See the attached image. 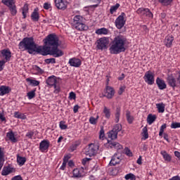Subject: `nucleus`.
Listing matches in <instances>:
<instances>
[{
  "label": "nucleus",
  "mask_w": 180,
  "mask_h": 180,
  "mask_svg": "<svg viewBox=\"0 0 180 180\" xmlns=\"http://www.w3.org/2000/svg\"><path fill=\"white\" fill-rule=\"evenodd\" d=\"M28 99H33L36 96V90H32L27 94Z\"/></svg>",
  "instance_id": "41"
},
{
  "label": "nucleus",
  "mask_w": 180,
  "mask_h": 180,
  "mask_svg": "<svg viewBox=\"0 0 180 180\" xmlns=\"http://www.w3.org/2000/svg\"><path fill=\"white\" fill-rule=\"evenodd\" d=\"M53 87H54V93L55 94H58V92H60V86H57V84L53 85Z\"/></svg>",
  "instance_id": "58"
},
{
  "label": "nucleus",
  "mask_w": 180,
  "mask_h": 180,
  "mask_svg": "<svg viewBox=\"0 0 180 180\" xmlns=\"http://www.w3.org/2000/svg\"><path fill=\"white\" fill-rule=\"evenodd\" d=\"M51 8V4L49 3H44V9H46V11H49Z\"/></svg>",
  "instance_id": "55"
},
{
  "label": "nucleus",
  "mask_w": 180,
  "mask_h": 180,
  "mask_svg": "<svg viewBox=\"0 0 180 180\" xmlns=\"http://www.w3.org/2000/svg\"><path fill=\"white\" fill-rule=\"evenodd\" d=\"M126 14L121 13V14L116 18L115 23L117 29H122L126 25V20H124Z\"/></svg>",
  "instance_id": "7"
},
{
  "label": "nucleus",
  "mask_w": 180,
  "mask_h": 180,
  "mask_svg": "<svg viewBox=\"0 0 180 180\" xmlns=\"http://www.w3.org/2000/svg\"><path fill=\"white\" fill-rule=\"evenodd\" d=\"M125 154L128 157H133V153H131V150L129 148H125Z\"/></svg>",
  "instance_id": "51"
},
{
  "label": "nucleus",
  "mask_w": 180,
  "mask_h": 180,
  "mask_svg": "<svg viewBox=\"0 0 180 180\" xmlns=\"http://www.w3.org/2000/svg\"><path fill=\"white\" fill-rule=\"evenodd\" d=\"M46 84L49 86H54L57 84V77L54 75L49 77L46 80Z\"/></svg>",
  "instance_id": "18"
},
{
  "label": "nucleus",
  "mask_w": 180,
  "mask_h": 180,
  "mask_svg": "<svg viewBox=\"0 0 180 180\" xmlns=\"http://www.w3.org/2000/svg\"><path fill=\"white\" fill-rule=\"evenodd\" d=\"M160 154L162 155L165 161L167 162H171V155L167 153L165 150H162L160 152Z\"/></svg>",
  "instance_id": "26"
},
{
  "label": "nucleus",
  "mask_w": 180,
  "mask_h": 180,
  "mask_svg": "<svg viewBox=\"0 0 180 180\" xmlns=\"http://www.w3.org/2000/svg\"><path fill=\"white\" fill-rule=\"evenodd\" d=\"M120 112H121V110H120V107H117L116 108V112H115V122L116 123H119V120L120 119Z\"/></svg>",
  "instance_id": "34"
},
{
  "label": "nucleus",
  "mask_w": 180,
  "mask_h": 180,
  "mask_svg": "<svg viewBox=\"0 0 180 180\" xmlns=\"http://www.w3.org/2000/svg\"><path fill=\"white\" fill-rule=\"evenodd\" d=\"M124 178L126 180H136V175L133 174V173H129L125 175Z\"/></svg>",
  "instance_id": "43"
},
{
  "label": "nucleus",
  "mask_w": 180,
  "mask_h": 180,
  "mask_svg": "<svg viewBox=\"0 0 180 180\" xmlns=\"http://www.w3.org/2000/svg\"><path fill=\"white\" fill-rule=\"evenodd\" d=\"M174 155L175 157H177V158H179V160L180 159V152L179 151H174Z\"/></svg>",
  "instance_id": "63"
},
{
  "label": "nucleus",
  "mask_w": 180,
  "mask_h": 180,
  "mask_svg": "<svg viewBox=\"0 0 180 180\" xmlns=\"http://www.w3.org/2000/svg\"><path fill=\"white\" fill-rule=\"evenodd\" d=\"M73 176L74 178H82L84 175L81 173V171L79 169H75L73 170Z\"/></svg>",
  "instance_id": "31"
},
{
  "label": "nucleus",
  "mask_w": 180,
  "mask_h": 180,
  "mask_svg": "<svg viewBox=\"0 0 180 180\" xmlns=\"http://www.w3.org/2000/svg\"><path fill=\"white\" fill-rule=\"evenodd\" d=\"M89 122L91 124H96L98 123V121L94 117H90Z\"/></svg>",
  "instance_id": "50"
},
{
  "label": "nucleus",
  "mask_w": 180,
  "mask_h": 180,
  "mask_svg": "<svg viewBox=\"0 0 180 180\" xmlns=\"http://www.w3.org/2000/svg\"><path fill=\"white\" fill-rule=\"evenodd\" d=\"M6 137L12 141V143H18V139L15 137L13 131H11L6 134Z\"/></svg>",
  "instance_id": "23"
},
{
  "label": "nucleus",
  "mask_w": 180,
  "mask_h": 180,
  "mask_svg": "<svg viewBox=\"0 0 180 180\" xmlns=\"http://www.w3.org/2000/svg\"><path fill=\"white\" fill-rule=\"evenodd\" d=\"M167 129V124H163L160 129L159 136H161L164 134V130Z\"/></svg>",
  "instance_id": "45"
},
{
  "label": "nucleus",
  "mask_w": 180,
  "mask_h": 180,
  "mask_svg": "<svg viewBox=\"0 0 180 180\" xmlns=\"http://www.w3.org/2000/svg\"><path fill=\"white\" fill-rule=\"evenodd\" d=\"M170 127L171 129H179L180 127V122H172Z\"/></svg>",
  "instance_id": "49"
},
{
  "label": "nucleus",
  "mask_w": 180,
  "mask_h": 180,
  "mask_svg": "<svg viewBox=\"0 0 180 180\" xmlns=\"http://www.w3.org/2000/svg\"><path fill=\"white\" fill-rule=\"evenodd\" d=\"M88 161H91V158H85L82 159V163L83 165H85V164H86V162H88Z\"/></svg>",
  "instance_id": "59"
},
{
  "label": "nucleus",
  "mask_w": 180,
  "mask_h": 180,
  "mask_svg": "<svg viewBox=\"0 0 180 180\" xmlns=\"http://www.w3.org/2000/svg\"><path fill=\"white\" fill-rule=\"evenodd\" d=\"M11 180H23V179L22 178V176L18 175L13 177Z\"/></svg>",
  "instance_id": "60"
},
{
  "label": "nucleus",
  "mask_w": 180,
  "mask_h": 180,
  "mask_svg": "<svg viewBox=\"0 0 180 180\" xmlns=\"http://www.w3.org/2000/svg\"><path fill=\"white\" fill-rule=\"evenodd\" d=\"M60 39L56 34H49L44 39V46H37L34 42L33 37H25L19 43L20 50H27L29 54L37 53L41 56H52L55 58L62 57L64 52L58 49L60 46Z\"/></svg>",
  "instance_id": "1"
},
{
  "label": "nucleus",
  "mask_w": 180,
  "mask_h": 180,
  "mask_svg": "<svg viewBox=\"0 0 180 180\" xmlns=\"http://www.w3.org/2000/svg\"><path fill=\"white\" fill-rule=\"evenodd\" d=\"M49 147H50V141L49 140H43L39 143V150L44 153V151L49 150Z\"/></svg>",
  "instance_id": "15"
},
{
  "label": "nucleus",
  "mask_w": 180,
  "mask_h": 180,
  "mask_svg": "<svg viewBox=\"0 0 180 180\" xmlns=\"http://www.w3.org/2000/svg\"><path fill=\"white\" fill-rule=\"evenodd\" d=\"M103 113L106 119H110V109L106 107H104Z\"/></svg>",
  "instance_id": "38"
},
{
  "label": "nucleus",
  "mask_w": 180,
  "mask_h": 180,
  "mask_svg": "<svg viewBox=\"0 0 180 180\" xmlns=\"http://www.w3.org/2000/svg\"><path fill=\"white\" fill-rule=\"evenodd\" d=\"M0 57L1 58H4V60L6 62L11 60V57H12V52L9 49H2L0 51Z\"/></svg>",
  "instance_id": "10"
},
{
  "label": "nucleus",
  "mask_w": 180,
  "mask_h": 180,
  "mask_svg": "<svg viewBox=\"0 0 180 180\" xmlns=\"http://www.w3.org/2000/svg\"><path fill=\"white\" fill-rule=\"evenodd\" d=\"M169 180H180L179 176H174L172 178L169 179Z\"/></svg>",
  "instance_id": "64"
},
{
  "label": "nucleus",
  "mask_w": 180,
  "mask_h": 180,
  "mask_svg": "<svg viewBox=\"0 0 180 180\" xmlns=\"http://www.w3.org/2000/svg\"><path fill=\"white\" fill-rule=\"evenodd\" d=\"M138 15H142L143 16H146L147 18H153V13L148 8H140L136 11Z\"/></svg>",
  "instance_id": "13"
},
{
  "label": "nucleus",
  "mask_w": 180,
  "mask_h": 180,
  "mask_svg": "<svg viewBox=\"0 0 180 180\" xmlns=\"http://www.w3.org/2000/svg\"><path fill=\"white\" fill-rule=\"evenodd\" d=\"M69 64L71 67L78 68L81 66L82 62L79 58H72L69 60Z\"/></svg>",
  "instance_id": "17"
},
{
  "label": "nucleus",
  "mask_w": 180,
  "mask_h": 180,
  "mask_svg": "<svg viewBox=\"0 0 180 180\" xmlns=\"http://www.w3.org/2000/svg\"><path fill=\"white\" fill-rule=\"evenodd\" d=\"M26 81L27 82H30V84H31V85H32V86H38V85L40 84V82L35 80V79H32L30 78L26 79Z\"/></svg>",
  "instance_id": "32"
},
{
  "label": "nucleus",
  "mask_w": 180,
  "mask_h": 180,
  "mask_svg": "<svg viewBox=\"0 0 180 180\" xmlns=\"http://www.w3.org/2000/svg\"><path fill=\"white\" fill-rule=\"evenodd\" d=\"M69 98H70V99H75V98H77V95L73 91H71L70 93Z\"/></svg>",
  "instance_id": "56"
},
{
  "label": "nucleus",
  "mask_w": 180,
  "mask_h": 180,
  "mask_svg": "<svg viewBox=\"0 0 180 180\" xmlns=\"http://www.w3.org/2000/svg\"><path fill=\"white\" fill-rule=\"evenodd\" d=\"M1 3L4 4V5H6V6H8V8H9L13 5H15V0H2Z\"/></svg>",
  "instance_id": "30"
},
{
  "label": "nucleus",
  "mask_w": 180,
  "mask_h": 180,
  "mask_svg": "<svg viewBox=\"0 0 180 180\" xmlns=\"http://www.w3.org/2000/svg\"><path fill=\"white\" fill-rule=\"evenodd\" d=\"M120 155H122V153H115L111 158L109 165L110 167H115V165L120 164V161H122V159H120Z\"/></svg>",
  "instance_id": "12"
},
{
  "label": "nucleus",
  "mask_w": 180,
  "mask_h": 180,
  "mask_svg": "<svg viewBox=\"0 0 180 180\" xmlns=\"http://www.w3.org/2000/svg\"><path fill=\"white\" fill-rule=\"evenodd\" d=\"M157 119V116L155 115L149 114L147 117V122L148 124H153L155 120Z\"/></svg>",
  "instance_id": "27"
},
{
  "label": "nucleus",
  "mask_w": 180,
  "mask_h": 180,
  "mask_svg": "<svg viewBox=\"0 0 180 180\" xmlns=\"http://www.w3.org/2000/svg\"><path fill=\"white\" fill-rule=\"evenodd\" d=\"M105 137V130L102 127L100 130L99 139H103Z\"/></svg>",
  "instance_id": "54"
},
{
  "label": "nucleus",
  "mask_w": 180,
  "mask_h": 180,
  "mask_svg": "<svg viewBox=\"0 0 180 180\" xmlns=\"http://www.w3.org/2000/svg\"><path fill=\"white\" fill-rule=\"evenodd\" d=\"M115 89H113V87L106 86L103 96H105L107 99H112V98L115 96Z\"/></svg>",
  "instance_id": "11"
},
{
  "label": "nucleus",
  "mask_w": 180,
  "mask_h": 180,
  "mask_svg": "<svg viewBox=\"0 0 180 180\" xmlns=\"http://www.w3.org/2000/svg\"><path fill=\"white\" fill-rule=\"evenodd\" d=\"M118 131H122V124H115L113 129L108 133V139L116 140Z\"/></svg>",
  "instance_id": "5"
},
{
  "label": "nucleus",
  "mask_w": 180,
  "mask_h": 180,
  "mask_svg": "<svg viewBox=\"0 0 180 180\" xmlns=\"http://www.w3.org/2000/svg\"><path fill=\"white\" fill-rule=\"evenodd\" d=\"M33 136H34V132L30 131L26 134V137H28V139H33Z\"/></svg>",
  "instance_id": "53"
},
{
  "label": "nucleus",
  "mask_w": 180,
  "mask_h": 180,
  "mask_svg": "<svg viewBox=\"0 0 180 180\" xmlns=\"http://www.w3.org/2000/svg\"><path fill=\"white\" fill-rule=\"evenodd\" d=\"M96 34H108V33H109V30L105 27L100 28L96 30Z\"/></svg>",
  "instance_id": "29"
},
{
  "label": "nucleus",
  "mask_w": 180,
  "mask_h": 180,
  "mask_svg": "<svg viewBox=\"0 0 180 180\" xmlns=\"http://www.w3.org/2000/svg\"><path fill=\"white\" fill-rule=\"evenodd\" d=\"M78 109H79V105H75L73 108V112L74 113H77L78 112Z\"/></svg>",
  "instance_id": "62"
},
{
  "label": "nucleus",
  "mask_w": 180,
  "mask_h": 180,
  "mask_svg": "<svg viewBox=\"0 0 180 180\" xmlns=\"http://www.w3.org/2000/svg\"><path fill=\"white\" fill-rule=\"evenodd\" d=\"M172 41H174V37L171 35H168L165 37L164 44L166 47H172Z\"/></svg>",
  "instance_id": "20"
},
{
  "label": "nucleus",
  "mask_w": 180,
  "mask_h": 180,
  "mask_svg": "<svg viewBox=\"0 0 180 180\" xmlns=\"http://www.w3.org/2000/svg\"><path fill=\"white\" fill-rule=\"evenodd\" d=\"M143 79L148 85H153L154 84V75L151 71L148 70L145 73Z\"/></svg>",
  "instance_id": "9"
},
{
  "label": "nucleus",
  "mask_w": 180,
  "mask_h": 180,
  "mask_svg": "<svg viewBox=\"0 0 180 180\" xmlns=\"http://www.w3.org/2000/svg\"><path fill=\"white\" fill-rule=\"evenodd\" d=\"M96 43V47L98 50H106V49H108V44H109V38H100L98 40H97Z\"/></svg>",
  "instance_id": "6"
},
{
  "label": "nucleus",
  "mask_w": 180,
  "mask_h": 180,
  "mask_svg": "<svg viewBox=\"0 0 180 180\" xmlns=\"http://www.w3.org/2000/svg\"><path fill=\"white\" fill-rule=\"evenodd\" d=\"M90 2L95 4L92 6H90V8H98L99 6V4L101 2V0H90Z\"/></svg>",
  "instance_id": "40"
},
{
  "label": "nucleus",
  "mask_w": 180,
  "mask_h": 180,
  "mask_svg": "<svg viewBox=\"0 0 180 180\" xmlns=\"http://www.w3.org/2000/svg\"><path fill=\"white\" fill-rule=\"evenodd\" d=\"M5 63H6V61H5L4 60H0V71H2V70H4V68H2V66L5 65Z\"/></svg>",
  "instance_id": "61"
},
{
  "label": "nucleus",
  "mask_w": 180,
  "mask_h": 180,
  "mask_svg": "<svg viewBox=\"0 0 180 180\" xmlns=\"http://www.w3.org/2000/svg\"><path fill=\"white\" fill-rule=\"evenodd\" d=\"M29 11V4H26L24 5L23 8H22V12H28Z\"/></svg>",
  "instance_id": "57"
},
{
  "label": "nucleus",
  "mask_w": 180,
  "mask_h": 180,
  "mask_svg": "<svg viewBox=\"0 0 180 180\" xmlns=\"http://www.w3.org/2000/svg\"><path fill=\"white\" fill-rule=\"evenodd\" d=\"M46 64H56V58H51L45 59Z\"/></svg>",
  "instance_id": "47"
},
{
  "label": "nucleus",
  "mask_w": 180,
  "mask_h": 180,
  "mask_svg": "<svg viewBox=\"0 0 180 180\" xmlns=\"http://www.w3.org/2000/svg\"><path fill=\"white\" fill-rule=\"evenodd\" d=\"M115 139H110L108 140V142L104 144L106 148H113L116 150L118 154H121L123 152V146L119 143L117 141H115Z\"/></svg>",
  "instance_id": "4"
},
{
  "label": "nucleus",
  "mask_w": 180,
  "mask_h": 180,
  "mask_svg": "<svg viewBox=\"0 0 180 180\" xmlns=\"http://www.w3.org/2000/svg\"><path fill=\"white\" fill-rule=\"evenodd\" d=\"M31 18L33 22H39V19H40V15L36 9L34 10L31 15Z\"/></svg>",
  "instance_id": "24"
},
{
  "label": "nucleus",
  "mask_w": 180,
  "mask_h": 180,
  "mask_svg": "<svg viewBox=\"0 0 180 180\" xmlns=\"http://www.w3.org/2000/svg\"><path fill=\"white\" fill-rule=\"evenodd\" d=\"M14 117H16L17 119H22V120H25V119H26V115H25V114H19V112H15Z\"/></svg>",
  "instance_id": "39"
},
{
  "label": "nucleus",
  "mask_w": 180,
  "mask_h": 180,
  "mask_svg": "<svg viewBox=\"0 0 180 180\" xmlns=\"http://www.w3.org/2000/svg\"><path fill=\"white\" fill-rule=\"evenodd\" d=\"M127 42V39L124 36H116L109 49L110 54H120V53H124V51H126V46H124Z\"/></svg>",
  "instance_id": "2"
},
{
  "label": "nucleus",
  "mask_w": 180,
  "mask_h": 180,
  "mask_svg": "<svg viewBox=\"0 0 180 180\" xmlns=\"http://www.w3.org/2000/svg\"><path fill=\"white\" fill-rule=\"evenodd\" d=\"M80 143L78 141H76L74 144H72L70 146L71 151H75L77 150V147L79 146Z\"/></svg>",
  "instance_id": "46"
},
{
  "label": "nucleus",
  "mask_w": 180,
  "mask_h": 180,
  "mask_svg": "<svg viewBox=\"0 0 180 180\" xmlns=\"http://www.w3.org/2000/svg\"><path fill=\"white\" fill-rule=\"evenodd\" d=\"M174 0H159L160 4H162L164 6H168V5H171Z\"/></svg>",
  "instance_id": "42"
},
{
  "label": "nucleus",
  "mask_w": 180,
  "mask_h": 180,
  "mask_svg": "<svg viewBox=\"0 0 180 180\" xmlns=\"http://www.w3.org/2000/svg\"><path fill=\"white\" fill-rule=\"evenodd\" d=\"M120 6V4L117 3L115 6H111L110 8V13H111V15H113V13L116 12L117 9H119Z\"/></svg>",
  "instance_id": "37"
},
{
  "label": "nucleus",
  "mask_w": 180,
  "mask_h": 180,
  "mask_svg": "<svg viewBox=\"0 0 180 180\" xmlns=\"http://www.w3.org/2000/svg\"><path fill=\"white\" fill-rule=\"evenodd\" d=\"M17 162L18 165L22 167V165H25V162H26V158L17 155Z\"/></svg>",
  "instance_id": "28"
},
{
  "label": "nucleus",
  "mask_w": 180,
  "mask_h": 180,
  "mask_svg": "<svg viewBox=\"0 0 180 180\" xmlns=\"http://www.w3.org/2000/svg\"><path fill=\"white\" fill-rule=\"evenodd\" d=\"M156 84L160 90L165 89L167 88V84H165V81L160 79V77H157Z\"/></svg>",
  "instance_id": "19"
},
{
  "label": "nucleus",
  "mask_w": 180,
  "mask_h": 180,
  "mask_svg": "<svg viewBox=\"0 0 180 180\" xmlns=\"http://www.w3.org/2000/svg\"><path fill=\"white\" fill-rule=\"evenodd\" d=\"M73 26L77 30H86L88 26H86L84 23V18L81 15H75L73 18Z\"/></svg>",
  "instance_id": "3"
},
{
  "label": "nucleus",
  "mask_w": 180,
  "mask_h": 180,
  "mask_svg": "<svg viewBox=\"0 0 180 180\" xmlns=\"http://www.w3.org/2000/svg\"><path fill=\"white\" fill-rule=\"evenodd\" d=\"M59 127L60 129H61V130H65L68 127V126L65 124V122L60 121L59 123Z\"/></svg>",
  "instance_id": "44"
},
{
  "label": "nucleus",
  "mask_w": 180,
  "mask_h": 180,
  "mask_svg": "<svg viewBox=\"0 0 180 180\" xmlns=\"http://www.w3.org/2000/svg\"><path fill=\"white\" fill-rule=\"evenodd\" d=\"M8 9L13 16H15V15L18 13V11L16 10V5L15 4L12 6H10V7H8Z\"/></svg>",
  "instance_id": "33"
},
{
  "label": "nucleus",
  "mask_w": 180,
  "mask_h": 180,
  "mask_svg": "<svg viewBox=\"0 0 180 180\" xmlns=\"http://www.w3.org/2000/svg\"><path fill=\"white\" fill-rule=\"evenodd\" d=\"M13 172V168L9 166L4 167L1 171V175H3L4 176H6V175H9V174H12Z\"/></svg>",
  "instance_id": "22"
},
{
  "label": "nucleus",
  "mask_w": 180,
  "mask_h": 180,
  "mask_svg": "<svg viewBox=\"0 0 180 180\" xmlns=\"http://www.w3.org/2000/svg\"><path fill=\"white\" fill-rule=\"evenodd\" d=\"M55 5L58 9L63 11L67 9V3L64 2L63 0H54Z\"/></svg>",
  "instance_id": "16"
},
{
  "label": "nucleus",
  "mask_w": 180,
  "mask_h": 180,
  "mask_svg": "<svg viewBox=\"0 0 180 180\" xmlns=\"http://www.w3.org/2000/svg\"><path fill=\"white\" fill-rule=\"evenodd\" d=\"M96 148L98 146L94 143H90L85 148V154L86 155H89V157H94L96 154Z\"/></svg>",
  "instance_id": "8"
},
{
  "label": "nucleus",
  "mask_w": 180,
  "mask_h": 180,
  "mask_svg": "<svg viewBox=\"0 0 180 180\" xmlns=\"http://www.w3.org/2000/svg\"><path fill=\"white\" fill-rule=\"evenodd\" d=\"M156 108L159 113H164L165 112V104L164 103H157Z\"/></svg>",
  "instance_id": "25"
},
{
  "label": "nucleus",
  "mask_w": 180,
  "mask_h": 180,
  "mask_svg": "<svg viewBox=\"0 0 180 180\" xmlns=\"http://www.w3.org/2000/svg\"><path fill=\"white\" fill-rule=\"evenodd\" d=\"M11 91V88L8 86H0V96H4V95H6V94H9Z\"/></svg>",
  "instance_id": "21"
},
{
  "label": "nucleus",
  "mask_w": 180,
  "mask_h": 180,
  "mask_svg": "<svg viewBox=\"0 0 180 180\" xmlns=\"http://www.w3.org/2000/svg\"><path fill=\"white\" fill-rule=\"evenodd\" d=\"M167 84L169 85L173 89H175L176 86V84H178V80L174 77L172 75H169L167 78Z\"/></svg>",
  "instance_id": "14"
},
{
  "label": "nucleus",
  "mask_w": 180,
  "mask_h": 180,
  "mask_svg": "<svg viewBox=\"0 0 180 180\" xmlns=\"http://www.w3.org/2000/svg\"><path fill=\"white\" fill-rule=\"evenodd\" d=\"M5 153L2 150V148H0V161L5 160Z\"/></svg>",
  "instance_id": "52"
},
{
  "label": "nucleus",
  "mask_w": 180,
  "mask_h": 180,
  "mask_svg": "<svg viewBox=\"0 0 180 180\" xmlns=\"http://www.w3.org/2000/svg\"><path fill=\"white\" fill-rule=\"evenodd\" d=\"M33 70L37 71L39 74H43V72H44V70H41V68L37 65L33 66Z\"/></svg>",
  "instance_id": "48"
},
{
  "label": "nucleus",
  "mask_w": 180,
  "mask_h": 180,
  "mask_svg": "<svg viewBox=\"0 0 180 180\" xmlns=\"http://www.w3.org/2000/svg\"><path fill=\"white\" fill-rule=\"evenodd\" d=\"M130 115H131L130 111L127 110L126 113L127 120L128 123H129V124H131V123H133L134 118Z\"/></svg>",
  "instance_id": "35"
},
{
  "label": "nucleus",
  "mask_w": 180,
  "mask_h": 180,
  "mask_svg": "<svg viewBox=\"0 0 180 180\" xmlns=\"http://www.w3.org/2000/svg\"><path fill=\"white\" fill-rule=\"evenodd\" d=\"M142 136L144 137V140H147V139H148V129H147V127H144L143 128Z\"/></svg>",
  "instance_id": "36"
}]
</instances>
